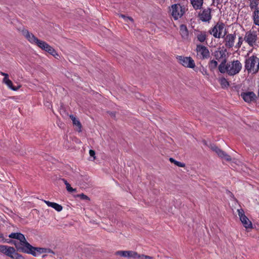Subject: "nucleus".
I'll use <instances>...</instances> for the list:
<instances>
[{
    "label": "nucleus",
    "mask_w": 259,
    "mask_h": 259,
    "mask_svg": "<svg viewBox=\"0 0 259 259\" xmlns=\"http://www.w3.org/2000/svg\"><path fill=\"white\" fill-rule=\"evenodd\" d=\"M9 237L19 240H12L10 242L15 246L17 251L30 254L35 257L47 252V248L32 246L27 241L24 235L21 233H12L9 234Z\"/></svg>",
    "instance_id": "f257e3e1"
},
{
    "label": "nucleus",
    "mask_w": 259,
    "mask_h": 259,
    "mask_svg": "<svg viewBox=\"0 0 259 259\" xmlns=\"http://www.w3.org/2000/svg\"><path fill=\"white\" fill-rule=\"evenodd\" d=\"M226 60L219 65L218 69L222 73H226L229 76H234L238 74L242 68V64L240 61L234 60L226 64Z\"/></svg>",
    "instance_id": "f03ea898"
},
{
    "label": "nucleus",
    "mask_w": 259,
    "mask_h": 259,
    "mask_svg": "<svg viewBox=\"0 0 259 259\" xmlns=\"http://www.w3.org/2000/svg\"><path fill=\"white\" fill-rule=\"evenodd\" d=\"M244 67L248 73H256L259 70V58L252 55L246 58Z\"/></svg>",
    "instance_id": "7ed1b4c3"
},
{
    "label": "nucleus",
    "mask_w": 259,
    "mask_h": 259,
    "mask_svg": "<svg viewBox=\"0 0 259 259\" xmlns=\"http://www.w3.org/2000/svg\"><path fill=\"white\" fill-rule=\"evenodd\" d=\"M243 40L252 48L258 46V37L256 31L250 30L247 31L245 34Z\"/></svg>",
    "instance_id": "20e7f679"
},
{
    "label": "nucleus",
    "mask_w": 259,
    "mask_h": 259,
    "mask_svg": "<svg viewBox=\"0 0 259 259\" xmlns=\"http://www.w3.org/2000/svg\"><path fill=\"white\" fill-rule=\"evenodd\" d=\"M225 25L222 22H218L217 24L209 30V33L217 38H220L224 37L226 34L225 29Z\"/></svg>",
    "instance_id": "39448f33"
},
{
    "label": "nucleus",
    "mask_w": 259,
    "mask_h": 259,
    "mask_svg": "<svg viewBox=\"0 0 259 259\" xmlns=\"http://www.w3.org/2000/svg\"><path fill=\"white\" fill-rule=\"evenodd\" d=\"M196 57L199 60L209 59L210 54L208 49L202 45H197L196 48Z\"/></svg>",
    "instance_id": "423d86ee"
},
{
    "label": "nucleus",
    "mask_w": 259,
    "mask_h": 259,
    "mask_svg": "<svg viewBox=\"0 0 259 259\" xmlns=\"http://www.w3.org/2000/svg\"><path fill=\"white\" fill-rule=\"evenodd\" d=\"M177 59L178 62L185 67L193 69L195 67V62L190 57L178 56Z\"/></svg>",
    "instance_id": "0eeeda50"
},
{
    "label": "nucleus",
    "mask_w": 259,
    "mask_h": 259,
    "mask_svg": "<svg viewBox=\"0 0 259 259\" xmlns=\"http://www.w3.org/2000/svg\"><path fill=\"white\" fill-rule=\"evenodd\" d=\"M171 15L175 20L182 17L185 13V8L180 4H175L171 6Z\"/></svg>",
    "instance_id": "6e6552de"
},
{
    "label": "nucleus",
    "mask_w": 259,
    "mask_h": 259,
    "mask_svg": "<svg viewBox=\"0 0 259 259\" xmlns=\"http://www.w3.org/2000/svg\"><path fill=\"white\" fill-rule=\"evenodd\" d=\"M238 215L244 227L246 229L252 228V224L251 222L245 215L244 211L242 209H238L237 210Z\"/></svg>",
    "instance_id": "1a4fd4ad"
},
{
    "label": "nucleus",
    "mask_w": 259,
    "mask_h": 259,
    "mask_svg": "<svg viewBox=\"0 0 259 259\" xmlns=\"http://www.w3.org/2000/svg\"><path fill=\"white\" fill-rule=\"evenodd\" d=\"M224 38V45L226 48L231 49L234 46L235 40L236 37L235 33L228 34L223 37Z\"/></svg>",
    "instance_id": "9d476101"
},
{
    "label": "nucleus",
    "mask_w": 259,
    "mask_h": 259,
    "mask_svg": "<svg viewBox=\"0 0 259 259\" xmlns=\"http://www.w3.org/2000/svg\"><path fill=\"white\" fill-rule=\"evenodd\" d=\"M15 248L12 246L1 245L0 252L9 257L13 258V255L15 253Z\"/></svg>",
    "instance_id": "9b49d317"
},
{
    "label": "nucleus",
    "mask_w": 259,
    "mask_h": 259,
    "mask_svg": "<svg viewBox=\"0 0 259 259\" xmlns=\"http://www.w3.org/2000/svg\"><path fill=\"white\" fill-rule=\"evenodd\" d=\"M211 9L208 8L203 10L199 14V19L203 22H209L211 19Z\"/></svg>",
    "instance_id": "f8f14e48"
},
{
    "label": "nucleus",
    "mask_w": 259,
    "mask_h": 259,
    "mask_svg": "<svg viewBox=\"0 0 259 259\" xmlns=\"http://www.w3.org/2000/svg\"><path fill=\"white\" fill-rule=\"evenodd\" d=\"M115 254L120 255L122 257L136 259L137 252L136 251L130 250H120L116 251L115 252Z\"/></svg>",
    "instance_id": "ddd939ff"
},
{
    "label": "nucleus",
    "mask_w": 259,
    "mask_h": 259,
    "mask_svg": "<svg viewBox=\"0 0 259 259\" xmlns=\"http://www.w3.org/2000/svg\"><path fill=\"white\" fill-rule=\"evenodd\" d=\"M0 74L4 76L3 79V82L6 84L8 88L13 91H17L20 88V86H18L17 87L13 86L12 81L9 79V75L7 73L1 72Z\"/></svg>",
    "instance_id": "4468645a"
},
{
    "label": "nucleus",
    "mask_w": 259,
    "mask_h": 259,
    "mask_svg": "<svg viewBox=\"0 0 259 259\" xmlns=\"http://www.w3.org/2000/svg\"><path fill=\"white\" fill-rule=\"evenodd\" d=\"M211 149L214 151L220 157L225 159L227 161H231V158L230 156L226 153L224 151H222L220 149H219L218 147L215 146H212Z\"/></svg>",
    "instance_id": "2eb2a0df"
},
{
    "label": "nucleus",
    "mask_w": 259,
    "mask_h": 259,
    "mask_svg": "<svg viewBox=\"0 0 259 259\" xmlns=\"http://www.w3.org/2000/svg\"><path fill=\"white\" fill-rule=\"evenodd\" d=\"M22 34L28 41L32 44H35L38 39L32 33L29 32L26 29L22 30Z\"/></svg>",
    "instance_id": "dca6fc26"
},
{
    "label": "nucleus",
    "mask_w": 259,
    "mask_h": 259,
    "mask_svg": "<svg viewBox=\"0 0 259 259\" xmlns=\"http://www.w3.org/2000/svg\"><path fill=\"white\" fill-rule=\"evenodd\" d=\"M238 95L242 97H256L255 94L250 90L241 89L238 91Z\"/></svg>",
    "instance_id": "f3484780"
},
{
    "label": "nucleus",
    "mask_w": 259,
    "mask_h": 259,
    "mask_svg": "<svg viewBox=\"0 0 259 259\" xmlns=\"http://www.w3.org/2000/svg\"><path fill=\"white\" fill-rule=\"evenodd\" d=\"M44 201L49 207L53 208L58 212L61 211L63 209V207L57 203L50 202L47 200H44Z\"/></svg>",
    "instance_id": "a211bd4d"
},
{
    "label": "nucleus",
    "mask_w": 259,
    "mask_h": 259,
    "mask_svg": "<svg viewBox=\"0 0 259 259\" xmlns=\"http://www.w3.org/2000/svg\"><path fill=\"white\" fill-rule=\"evenodd\" d=\"M180 34L184 39H187L189 35V32L187 26L184 24H182L180 27Z\"/></svg>",
    "instance_id": "6ab92c4d"
},
{
    "label": "nucleus",
    "mask_w": 259,
    "mask_h": 259,
    "mask_svg": "<svg viewBox=\"0 0 259 259\" xmlns=\"http://www.w3.org/2000/svg\"><path fill=\"white\" fill-rule=\"evenodd\" d=\"M190 2L195 10H198L202 8L203 0H190Z\"/></svg>",
    "instance_id": "aec40b11"
},
{
    "label": "nucleus",
    "mask_w": 259,
    "mask_h": 259,
    "mask_svg": "<svg viewBox=\"0 0 259 259\" xmlns=\"http://www.w3.org/2000/svg\"><path fill=\"white\" fill-rule=\"evenodd\" d=\"M69 117L71 119L73 125L76 126L78 127V131L80 132L81 131L82 126L79 120L72 114H70Z\"/></svg>",
    "instance_id": "412c9836"
},
{
    "label": "nucleus",
    "mask_w": 259,
    "mask_h": 259,
    "mask_svg": "<svg viewBox=\"0 0 259 259\" xmlns=\"http://www.w3.org/2000/svg\"><path fill=\"white\" fill-rule=\"evenodd\" d=\"M259 0H250L249 7L251 11H259Z\"/></svg>",
    "instance_id": "4be33fe9"
},
{
    "label": "nucleus",
    "mask_w": 259,
    "mask_h": 259,
    "mask_svg": "<svg viewBox=\"0 0 259 259\" xmlns=\"http://www.w3.org/2000/svg\"><path fill=\"white\" fill-rule=\"evenodd\" d=\"M197 40L200 42H203L206 39L205 31H199L196 35Z\"/></svg>",
    "instance_id": "5701e85b"
},
{
    "label": "nucleus",
    "mask_w": 259,
    "mask_h": 259,
    "mask_svg": "<svg viewBox=\"0 0 259 259\" xmlns=\"http://www.w3.org/2000/svg\"><path fill=\"white\" fill-rule=\"evenodd\" d=\"M252 18L254 24L259 26V10L253 11Z\"/></svg>",
    "instance_id": "b1692460"
},
{
    "label": "nucleus",
    "mask_w": 259,
    "mask_h": 259,
    "mask_svg": "<svg viewBox=\"0 0 259 259\" xmlns=\"http://www.w3.org/2000/svg\"><path fill=\"white\" fill-rule=\"evenodd\" d=\"M35 45H36L39 48L41 49L42 50H44L45 51L47 49L48 47L49 46V45L45 41L40 40L39 39H38Z\"/></svg>",
    "instance_id": "393cba45"
},
{
    "label": "nucleus",
    "mask_w": 259,
    "mask_h": 259,
    "mask_svg": "<svg viewBox=\"0 0 259 259\" xmlns=\"http://www.w3.org/2000/svg\"><path fill=\"white\" fill-rule=\"evenodd\" d=\"M46 51L50 54L51 55H52V56H53L55 58L57 59H58L59 57L58 54L55 50V49L50 45L48 47L47 49L46 50Z\"/></svg>",
    "instance_id": "a878e982"
},
{
    "label": "nucleus",
    "mask_w": 259,
    "mask_h": 259,
    "mask_svg": "<svg viewBox=\"0 0 259 259\" xmlns=\"http://www.w3.org/2000/svg\"><path fill=\"white\" fill-rule=\"evenodd\" d=\"M61 180L63 182V183L65 185L66 188V190H67V191H68L69 192H70V193L76 192V189L72 188L66 180H65V179H62Z\"/></svg>",
    "instance_id": "bb28decb"
},
{
    "label": "nucleus",
    "mask_w": 259,
    "mask_h": 259,
    "mask_svg": "<svg viewBox=\"0 0 259 259\" xmlns=\"http://www.w3.org/2000/svg\"><path fill=\"white\" fill-rule=\"evenodd\" d=\"M218 62L215 60H210L208 64V67L210 70L213 71L218 66Z\"/></svg>",
    "instance_id": "cd10ccee"
},
{
    "label": "nucleus",
    "mask_w": 259,
    "mask_h": 259,
    "mask_svg": "<svg viewBox=\"0 0 259 259\" xmlns=\"http://www.w3.org/2000/svg\"><path fill=\"white\" fill-rule=\"evenodd\" d=\"M169 161L171 163H174L175 165H176L177 166H178L179 167H184L185 166V164L184 163H182V162H179L178 161H177L175 159H174L173 158H170Z\"/></svg>",
    "instance_id": "c85d7f7f"
},
{
    "label": "nucleus",
    "mask_w": 259,
    "mask_h": 259,
    "mask_svg": "<svg viewBox=\"0 0 259 259\" xmlns=\"http://www.w3.org/2000/svg\"><path fill=\"white\" fill-rule=\"evenodd\" d=\"M220 82L223 88H227L229 85L228 80L225 78H222L220 79Z\"/></svg>",
    "instance_id": "c756f323"
},
{
    "label": "nucleus",
    "mask_w": 259,
    "mask_h": 259,
    "mask_svg": "<svg viewBox=\"0 0 259 259\" xmlns=\"http://www.w3.org/2000/svg\"><path fill=\"white\" fill-rule=\"evenodd\" d=\"M13 258L11 259H25V257L21 254L18 253L16 250L15 253L13 255Z\"/></svg>",
    "instance_id": "7c9ffc66"
},
{
    "label": "nucleus",
    "mask_w": 259,
    "mask_h": 259,
    "mask_svg": "<svg viewBox=\"0 0 259 259\" xmlns=\"http://www.w3.org/2000/svg\"><path fill=\"white\" fill-rule=\"evenodd\" d=\"M152 257H151V256L144 255V254H141V255L139 254L138 253H137V255L136 256V259H152Z\"/></svg>",
    "instance_id": "2f4dec72"
},
{
    "label": "nucleus",
    "mask_w": 259,
    "mask_h": 259,
    "mask_svg": "<svg viewBox=\"0 0 259 259\" xmlns=\"http://www.w3.org/2000/svg\"><path fill=\"white\" fill-rule=\"evenodd\" d=\"M119 16L120 17H121V18H123L126 22H127V20H130L132 23L134 22V19L132 17H131L126 16H125V15H124L123 14H119Z\"/></svg>",
    "instance_id": "473e14b6"
},
{
    "label": "nucleus",
    "mask_w": 259,
    "mask_h": 259,
    "mask_svg": "<svg viewBox=\"0 0 259 259\" xmlns=\"http://www.w3.org/2000/svg\"><path fill=\"white\" fill-rule=\"evenodd\" d=\"M243 38L242 37H239L238 38V41L236 45L235 46V48L239 49L241 47V45H242V42L243 41Z\"/></svg>",
    "instance_id": "72a5a7b5"
},
{
    "label": "nucleus",
    "mask_w": 259,
    "mask_h": 259,
    "mask_svg": "<svg viewBox=\"0 0 259 259\" xmlns=\"http://www.w3.org/2000/svg\"><path fill=\"white\" fill-rule=\"evenodd\" d=\"M214 56L217 59H219L220 58L223 56V53L221 51H216L214 53Z\"/></svg>",
    "instance_id": "f704fd0d"
},
{
    "label": "nucleus",
    "mask_w": 259,
    "mask_h": 259,
    "mask_svg": "<svg viewBox=\"0 0 259 259\" xmlns=\"http://www.w3.org/2000/svg\"><path fill=\"white\" fill-rule=\"evenodd\" d=\"M44 104L46 107H48V108H50L51 107H52L51 103L50 102L49 98H46Z\"/></svg>",
    "instance_id": "c9c22d12"
},
{
    "label": "nucleus",
    "mask_w": 259,
    "mask_h": 259,
    "mask_svg": "<svg viewBox=\"0 0 259 259\" xmlns=\"http://www.w3.org/2000/svg\"><path fill=\"white\" fill-rule=\"evenodd\" d=\"M244 101L247 103L255 102V98H243Z\"/></svg>",
    "instance_id": "e433bc0d"
},
{
    "label": "nucleus",
    "mask_w": 259,
    "mask_h": 259,
    "mask_svg": "<svg viewBox=\"0 0 259 259\" xmlns=\"http://www.w3.org/2000/svg\"><path fill=\"white\" fill-rule=\"evenodd\" d=\"M89 154H90V155L91 157H93L94 158V159H95V152L94 150H90Z\"/></svg>",
    "instance_id": "4c0bfd02"
},
{
    "label": "nucleus",
    "mask_w": 259,
    "mask_h": 259,
    "mask_svg": "<svg viewBox=\"0 0 259 259\" xmlns=\"http://www.w3.org/2000/svg\"><path fill=\"white\" fill-rule=\"evenodd\" d=\"M79 197H80V198H81L82 199H84V200H89V199L88 196H87V195H85L83 194H81L79 195Z\"/></svg>",
    "instance_id": "58836bf2"
},
{
    "label": "nucleus",
    "mask_w": 259,
    "mask_h": 259,
    "mask_svg": "<svg viewBox=\"0 0 259 259\" xmlns=\"http://www.w3.org/2000/svg\"><path fill=\"white\" fill-rule=\"evenodd\" d=\"M202 73L204 75H208V73L207 71V70L205 68H203L202 71H201Z\"/></svg>",
    "instance_id": "ea45409f"
},
{
    "label": "nucleus",
    "mask_w": 259,
    "mask_h": 259,
    "mask_svg": "<svg viewBox=\"0 0 259 259\" xmlns=\"http://www.w3.org/2000/svg\"><path fill=\"white\" fill-rule=\"evenodd\" d=\"M108 113L110 114V115L113 117V118H115V112H109Z\"/></svg>",
    "instance_id": "a19ab883"
},
{
    "label": "nucleus",
    "mask_w": 259,
    "mask_h": 259,
    "mask_svg": "<svg viewBox=\"0 0 259 259\" xmlns=\"http://www.w3.org/2000/svg\"><path fill=\"white\" fill-rule=\"evenodd\" d=\"M251 52H252V50H250V51H249L248 52V53H247V55H248L249 53H251Z\"/></svg>",
    "instance_id": "79ce46f5"
},
{
    "label": "nucleus",
    "mask_w": 259,
    "mask_h": 259,
    "mask_svg": "<svg viewBox=\"0 0 259 259\" xmlns=\"http://www.w3.org/2000/svg\"><path fill=\"white\" fill-rule=\"evenodd\" d=\"M257 94H258V96L259 97V85H258V88Z\"/></svg>",
    "instance_id": "37998d69"
},
{
    "label": "nucleus",
    "mask_w": 259,
    "mask_h": 259,
    "mask_svg": "<svg viewBox=\"0 0 259 259\" xmlns=\"http://www.w3.org/2000/svg\"><path fill=\"white\" fill-rule=\"evenodd\" d=\"M3 237V235L2 234H0V238Z\"/></svg>",
    "instance_id": "c03bdc74"
},
{
    "label": "nucleus",
    "mask_w": 259,
    "mask_h": 259,
    "mask_svg": "<svg viewBox=\"0 0 259 259\" xmlns=\"http://www.w3.org/2000/svg\"><path fill=\"white\" fill-rule=\"evenodd\" d=\"M46 256V255H42V257L44 258V257H45Z\"/></svg>",
    "instance_id": "a18cd8bd"
}]
</instances>
